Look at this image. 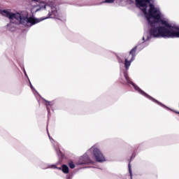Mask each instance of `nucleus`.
Instances as JSON below:
<instances>
[{
    "label": "nucleus",
    "instance_id": "39448f33",
    "mask_svg": "<svg viewBox=\"0 0 179 179\" xmlns=\"http://www.w3.org/2000/svg\"><path fill=\"white\" fill-rule=\"evenodd\" d=\"M3 13H4L6 17H8V19H10L11 20H13V19H16L17 20L21 19V17L19 14L12 13L6 10H3Z\"/></svg>",
    "mask_w": 179,
    "mask_h": 179
},
{
    "label": "nucleus",
    "instance_id": "f8f14e48",
    "mask_svg": "<svg viewBox=\"0 0 179 179\" xmlns=\"http://www.w3.org/2000/svg\"><path fill=\"white\" fill-rule=\"evenodd\" d=\"M69 166L70 169H75V167H76L75 164H73V162H72V161H70L69 162Z\"/></svg>",
    "mask_w": 179,
    "mask_h": 179
},
{
    "label": "nucleus",
    "instance_id": "423d86ee",
    "mask_svg": "<svg viewBox=\"0 0 179 179\" xmlns=\"http://www.w3.org/2000/svg\"><path fill=\"white\" fill-rule=\"evenodd\" d=\"M150 3V0H136V5L148 10V4Z\"/></svg>",
    "mask_w": 179,
    "mask_h": 179
},
{
    "label": "nucleus",
    "instance_id": "9b49d317",
    "mask_svg": "<svg viewBox=\"0 0 179 179\" xmlns=\"http://www.w3.org/2000/svg\"><path fill=\"white\" fill-rule=\"evenodd\" d=\"M43 100L45 102V106L48 111L50 112V109L51 108V107H52V103H51V101H48L46 99Z\"/></svg>",
    "mask_w": 179,
    "mask_h": 179
},
{
    "label": "nucleus",
    "instance_id": "f257e3e1",
    "mask_svg": "<svg viewBox=\"0 0 179 179\" xmlns=\"http://www.w3.org/2000/svg\"><path fill=\"white\" fill-rule=\"evenodd\" d=\"M142 11L151 27L150 36L156 38H179V27L171 26L167 21L162 20L160 13L153 4H150L148 13L146 8H143Z\"/></svg>",
    "mask_w": 179,
    "mask_h": 179
},
{
    "label": "nucleus",
    "instance_id": "9d476101",
    "mask_svg": "<svg viewBox=\"0 0 179 179\" xmlns=\"http://www.w3.org/2000/svg\"><path fill=\"white\" fill-rule=\"evenodd\" d=\"M62 171L64 174H68V173H69V167L65 164H63L62 166Z\"/></svg>",
    "mask_w": 179,
    "mask_h": 179
},
{
    "label": "nucleus",
    "instance_id": "20e7f679",
    "mask_svg": "<svg viewBox=\"0 0 179 179\" xmlns=\"http://www.w3.org/2000/svg\"><path fill=\"white\" fill-rule=\"evenodd\" d=\"M93 155L95 157L96 162L98 163H101L103 162H106V158L101 151L99 150V148H94L93 150Z\"/></svg>",
    "mask_w": 179,
    "mask_h": 179
},
{
    "label": "nucleus",
    "instance_id": "f3484780",
    "mask_svg": "<svg viewBox=\"0 0 179 179\" xmlns=\"http://www.w3.org/2000/svg\"><path fill=\"white\" fill-rule=\"evenodd\" d=\"M176 114H179V112H176Z\"/></svg>",
    "mask_w": 179,
    "mask_h": 179
},
{
    "label": "nucleus",
    "instance_id": "dca6fc26",
    "mask_svg": "<svg viewBox=\"0 0 179 179\" xmlns=\"http://www.w3.org/2000/svg\"><path fill=\"white\" fill-rule=\"evenodd\" d=\"M34 1L35 2H38L40 0H32Z\"/></svg>",
    "mask_w": 179,
    "mask_h": 179
},
{
    "label": "nucleus",
    "instance_id": "7ed1b4c3",
    "mask_svg": "<svg viewBox=\"0 0 179 179\" xmlns=\"http://www.w3.org/2000/svg\"><path fill=\"white\" fill-rule=\"evenodd\" d=\"M124 76L125 80H127V83L129 85H131L132 86H134L135 90L138 92V93H140L143 96H145V97H147V99L152 100V101H154V103H157V104H159V106H163V103H162L160 101H157L155 98L152 97L150 95L146 94V92H143V90H142L139 87H138V85H135V83H134L132 82V80H131V78H129V76H128L127 73L124 72Z\"/></svg>",
    "mask_w": 179,
    "mask_h": 179
},
{
    "label": "nucleus",
    "instance_id": "ddd939ff",
    "mask_svg": "<svg viewBox=\"0 0 179 179\" xmlns=\"http://www.w3.org/2000/svg\"><path fill=\"white\" fill-rule=\"evenodd\" d=\"M129 173L130 174L131 178H132V168L131 167V162L129 164Z\"/></svg>",
    "mask_w": 179,
    "mask_h": 179
},
{
    "label": "nucleus",
    "instance_id": "0eeeda50",
    "mask_svg": "<svg viewBox=\"0 0 179 179\" xmlns=\"http://www.w3.org/2000/svg\"><path fill=\"white\" fill-rule=\"evenodd\" d=\"M78 163L81 166L83 164H90V163H92V160L87 155H84L80 158Z\"/></svg>",
    "mask_w": 179,
    "mask_h": 179
},
{
    "label": "nucleus",
    "instance_id": "4468645a",
    "mask_svg": "<svg viewBox=\"0 0 179 179\" xmlns=\"http://www.w3.org/2000/svg\"><path fill=\"white\" fill-rule=\"evenodd\" d=\"M115 0H105V3H114Z\"/></svg>",
    "mask_w": 179,
    "mask_h": 179
},
{
    "label": "nucleus",
    "instance_id": "1a4fd4ad",
    "mask_svg": "<svg viewBox=\"0 0 179 179\" xmlns=\"http://www.w3.org/2000/svg\"><path fill=\"white\" fill-rule=\"evenodd\" d=\"M132 58L127 57H126L125 60H124V66H125V69L127 70L129 69V66H131V62H132Z\"/></svg>",
    "mask_w": 179,
    "mask_h": 179
},
{
    "label": "nucleus",
    "instance_id": "f03ea898",
    "mask_svg": "<svg viewBox=\"0 0 179 179\" xmlns=\"http://www.w3.org/2000/svg\"><path fill=\"white\" fill-rule=\"evenodd\" d=\"M44 10V13L47 15L45 17H41V19L38 18H34V17H29L27 18V23H30L31 24H36V23H40V22H43V20H45V19H59L61 17L59 15H58V10H57V8L52 7L50 5H44V6H41L38 8L36 12H38V10Z\"/></svg>",
    "mask_w": 179,
    "mask_h": 179
},
{
    "label": "nucleus",
    "instance_id": "2eb2a0df",
    "mask_svg": "<svg viewBox=\"0 0 179 179\" xmlns=\"http://www.w3.org/2000/svg\"><path fill=\"white\" fill-rule=\"evenodd\" d=\"M56 169H57V170H62V167L61 168V167H57L56 166Z\"/></svg>",
    "mask_w": 179,
    "mask_h": 179
},
{
    "label": "nucleus",
    "instance_id": "6e6552de",
    "mask_svg": "<svg viewBox=\"0 0 179 179\" xmlns=\"http://www.w3.org/2000/svg\"><path fill=\"white\" fill-rule=\"evenodd\" d=\"M137 48H138V46H135L129 52L128 57H129H129H131L130 58H131V61H134V59H135V55H136Z\"/></svg>",
    "mask_w": 179,
    "mask_h": 179
}]
</instances>
